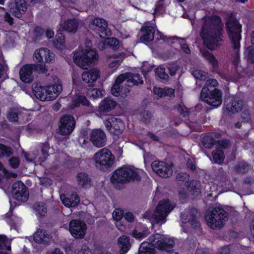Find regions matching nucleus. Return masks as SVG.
Wrapping results in <instances>:
<instances>
[{
    "label": "nucleus",
    "instance_id": "4d7b16f0",
    "mask_svg": "<svg viewBox=\"0 0 254 254\" xmlns=\"http://www.w3.org/2000/svg\"><path fill=\"white\" fill-rule=\"evenodd\" d=\"M7 118L8 121L10 122H16L18 121V116L17 113L14 112V111L11 110L10 112H9L7 115Z\"/></svg>",
    "mask_w": 254,
    "mask_h": 254
},
{
    "label": "nucleus",
    "instance_id": "ddd939ff",
    "mask_svg": "<svg viewBox=\"0 0 254 254\" xmlns=\"http://www.w3.org/2000/svg\"><path fill=\"white\" fill-rule=\"evenodd\" d=\"M105 125L110 133L119 136L124 129V123L122 120L111 117L105 121Z\"/></svg>",
    "mask_w": 254,
    "mask_h": 254
},
{
    "label": "nucleus",
    "instance_id": "4be33fe9",
    "mask_svg": "<svg viewBox=\"0 0 254 254\" xmlns=\"http://www.w3.org/2000/svg\"><path fill=\"white\" fill-rule=\"evenodd\" d=\"M117 106V102L109 97H105L100 102L97 111L100 114H103L113 110Z\"/></svg>",
    "mask_w": 254,
    "mask_h": 254
},
{
    "label": "nucleus",
    "instance_id": "aec40b11",
    "mask_svg": "<svg viewBox=\"0 0 254 254\" xmlns=\"http://www.w3.org/2000/svg\"><path fill=\"white\" fill-rule=\"evenodd\" d=\"M224 104L226 110L232 113L241 112L244 106L243 100L236 97H233L225 100Z\"/></svg>",
    "mask_w": 254,
    "mask_h": 254
},
{
    "label": "nucleus",
    "instance_id": "bf43d9fd",
    "mask_svg": "<svg viewBox=\"0 0 254 254\" xmlns=\"http://www.w3.org/2000/svg\"><path fill=\"white\" fill-rule=\"evenodd\" d=\"M142 118L143 122L145 123H149L150 122V119L152 117V115L149 111H144L142 113Z\"/></svg>",
    "mask_w": 254,
    "mask_h": 254
},
{
    "label": "nucleus",
    "instance_id": "79ce46f5",
    "mask_svg": "<svg viewBox=\"0 0 254 254\" xmlns=\"http://www.w3.org/2000/svg\"><path fill=\"white\" fill-rule=\"evenodd\" d=\"M230 145V142L229 139L218 140H217L215 148L218 150L227 149Z\"/></svg>",
    "mask_w": 254,
    "mask_h": 254
},
{
    "label": "nucleus",
    "instance_id": "cd10ccee",
    "mask_svg": "<svg viewBox=\"0 0 254 254\" xmlns=\"http://www.w3.org/2000/svg\"><path fill=\"white\" fill-rule=\"evenodd\" d=\"M33 240L38 244L46 243L49 240V236L44 229H38L33 235Z\"/></svg>",
    "mask_w": 254,
    "mask_h": 254
},
{
    "label": "nucleus",
    "instance_id": "a18cd8bd",
    "mask_svg": "<svg viewBox=\"0 0 254 254\" xmlns=\"http://www.w3.org/2000/svg\"><path fill=\"white\" fill-rule=\"evenodd\" d=\"M65 43V37L63 33L61 32H58L55 36V39L54 41V44L58 46H63Z\"/></svg>",
    "mask_w": 254,
    "mask_h": 254
},
{
    "label": "nucleus",
    "instance_id": "c03bdc74",
    "mask_svg": "<svg viewBox=\"0 0 254 254\" xmlns=\"http://www.w3.org/2000/svg\"><path fill=\"white\" fill-rule=\"evenodd\" d=\"M177 110L181 115L184 118L188 117L190 111L183 102H181L177 106Z\"/></svg>",
    "mask_w": 254,
    "mask_h": 254
},
{
    "label": "nucleus",
    "instance_id": "412c9836",
    "mask_svg": "<svg viewBox=\"0 0 254 254\" xmlns=\"http://www.w3.org/2000/svg\"><path fill=\"white\" fill-rule=\"evenodd\" d=\"M197 210L194 208L190 209L188 215L185 216V214L182 213L181 217L183 222L185 223L189 222L193 228L197 229L199 228L200 224L197 220Z\"/></svg>",
    "mask_w": 254,
    "mask_h": 254
},
{
    "label": "nucleus",
    "instance_id": "6ab92c4d",
    "mask_svg": "<svg viewBox=\"0 0 254 254\" xmlns=\"http://www.w3.org/2000/svg\"><path fill=\"white\" fill-rule=\"evenodd\" d=\"M90 140L94 146L100 148L106 144V135L101 129H93L90 134Z\"/></svg>",
    "mask_w": 254,
    "mask_h": 254
},
{
    "label": "nucleus",
    "instance_id": "37998d69",
    "mask_svg": "<svg viewBox=\"0 0 254 254\" xmlns=\"http://www.w3.org/2000/svg\"><path fill=\"white\" fill-rule=\"evenodd\" d=\"M0 151L2 156L5 155L7 157H10L13 154V150L10 147L1 143H0Z\"/></svg>",
    "mask_w": 254,
    "mask_h": 254
},
{
    "label": "nucleus",
    "instance_id": "6e6d98bb",
    "mask_svg": "<svg viewBox=\"0 0 254 254\" xmlns=\"http://www.w3.org/2000/svg\"><path fill=\"white\" fill-rule=\"evenodd\" d=\"M69 197L72 207L76 206L79 203L80 198L77 193H72Z\"/></svg>",
    "mask_w": 254,
    "mask_h": 254
},
{
    "label": "nucleus",
    "instance_id": "e2e57ef3",
    "mask_svg": "<svg viewBox=\"0 0 254 254\" xmlns=\"http://www.w3.org/2000/svg\"><path fill=\"white\" fill-rule=\"evenodd\" d=\"M36 212L41 217H44L47 213V208L44 205H38L36 207Z\"/></svg>",
    "mask_w": 254,
    "mask_h": 254
},
{
    "label": "nucleus",
    "instance_id": "4468645a",
    "mask_svg": "<svg viewBox=\"0 0 254 254\" xmlns=\"http://www.w3.org/2000/svg\"><path fill=\"white\" fill-rule=\"evenodd\" d=\"M151 167L153 171L162 178H167L172 175V166L165 162L154 161Z\"/></svg>",
    "mask_w": 254,
    "mask_h": 254
},
{
    "label": "nucleus",
    "instance_id": "603ef678",
    "mask_svg": "<svg viewBox=\"0 0 254 254\" xmlns=\"http://www.w3.org/2000/svg\"><path fill=\"white\" fill-rule=\"evenodd\" d=\"M9 163L12 168H18L20 165V159L18 157L12 156L9 159Z\"/></svg>",
    "mask_w": 254,
    "mask_h": 254
},
{
    "label": "nucleus",
    "instance_id": "de8ad7c7",
    "mask_svg": "<svg viewBox=\"0 0 254 254\" xmlns=\"http://www.w3.org/2000/svg\"><path fill=\"white\" fill-rule=\"evenodd\" d=\"M131 72H127L125 74H121L119 75L116 79L114 83L118 84L121 85V84L126 80H127L128 82V78H132Z\"/></svg>",
    "mask_w": 254,
    "mask_h": 254
},
{
    "label": "nucleus",
    "instance_id": "9b49d317",
    "mask_svg": "<svg viewBox=\"0 0 254 254\" xmlns=\"http://www.w3.org/2000/svg\"><path fill=\"white\" fill-rule=\"evenodd\" d=\"M69 231L71 235L75 239L84 237L87 230L85 223L79 219H72L69 223Z\"/></svg>",
    "mask_w": 254,
    "mask_h": 254
},
{
    "label": "nucleus",
    "instance_id": "20e7f679",
    "mask_svg": "<svg viewBox=\"0 0 254 254\" xmlns=\"http://www.w3.org/2000/svg\"><path fill=\"white\" fill-rule=\"evenodd\" d=\"M225 24L228 37L233 48L239 50L240 48V40L242 39V24L238 19L232 16L226 19Z\"/></svg>",
    "mask_w": 254,
    "mask_h": 254
},
{
    "label": "nucleus",
    "instance_id": "69168bd1",
    "mask_svg": "<svg viewBox=\"0 0 254 254\" xmlns=\"http://www.w3.org/2000/svg\"><path fill=\"white\" fill-rule=\"evenodd\" d=\"M178 69V66L175 64H170L168 67L169 73L171 76L175 75Z\"/></svg>",
    "mask_w": 254,
    "mask_h": 254
},
{
    "label": "nucleus",
    "instance_id": "f3484780",
    "mask_svg": "<svg viewBox=\"0 0 254 254\" xmlns=\"http://www.w3.org/2000/svg\"><path fill=\"white\" fill-rule=\"evenodd\" d=\"M37 65L35 64H26L19 70L20 78L26 83H30L33 80V73L36 71Z\"/></svg>",
    "mask_w": 254,
    "mask_h": 254
},
{
    "label": "nucleus",
    "instance_id": "f03ea898",
    "mask_svg": "<svg viewBox=\"0 0 254 254\" xmlns=\"http://www.w3.org/2000/svg\"><path fill=\"white\" fill-rule=\"evenodd\" d=\"M228 213L220 206L214 207L207 210L204 218L207 225L213 229H220L228 220Z\"/></svg>",
    "mask_w": 254,
    "mask_h": 254
},
{
    "label": "nucleus",
    "instance_id": "774afa93",
    "mask_svg": "<svg viewBox=\"0 0 254 254\" xmlns=\"http://www.w3.org/2000/svg\"><path fill=\"white\" fill-rule=\"evenodd\" d=\"M114 219L117 221L120 220L123 217V213L119 209H115L113 213Z\"/></svg>",
    "mask_w": 254,
    "mask_h": 254
},
{
    "label": "nucleus",
    "instance_id": "58836bf2",
    "mask_svg": "<svg viewBox=\"0 0 254 254\" xmlns=\"http://www.w3.org/2000/svg\"><path fill=\"white\" fill-rule=\"evenodd\" d=\"M45 33V29L40 26H35L33 30V40L35 41L41 40Z\"/></svg>",
    "mask_w": 254,
    "mask_h": 254
},
{
    "label": "nucleus",
    "instance_id": "864d4df0",
    "mask_svg": "<svg viewBox=\"0 0 254 254\" xmlns=\"http://www.w3.org/2000/svg\"><path fill=\"white\" fill-rule=\"evenodd\" d=\"M41 148V152L43 156V158L45 160L49 156V150L50 149V146L49 143L48 142L42 143Z\"/></svg>",
    "mask_w": 254,
    "mask_h": 254
},
{
    "label": "nucleus",
    "instance_id": "5701e85b",
    "mask_svg": "<svg viewBox=\"0 0 254 254\" xmlns=\"http://www.w3.org/2000/svg\"><path fill=\"white\" fill-rule=\"evenodd\" d=\"M140 31L143 34L140 37V40L143 43H149L154 38L155 29L153 27L148 25L142 26Z\"/></svg>",
    "mask_w": 254,
    "mask_h": 254
},
{
    "label": "nucleus",
    "instance_id": "7ed1b4c3",
    "mask_svg": "<svg viewBox=\"0 0 254 254\" xmlns=\"http://www.w3.org/2000/svg\"><path fill=\"white\" fill-rule=\"evenodd\" d=\"M141 177L134 169L126 166H124L115 170L111 177L113 184H125L131 181L139 182Z\"/></svg>",
    "mask_w": 254,
    "mask_h": 254
},
{
    "label": "nucleus",
    "instance_id": "09e8293b",
    "mask_svg": "<svg viewBox=\"0 0 254 254\" xmlns=\"http://www.w3.org/2000/svg\"><path fill=\"white\" fill-rule=\"evenodd\" d=\"M7 237L4 235H0V250H10V246L7 245Z\"/></svg>",
    "mask_w": 254,
    "mask_h": 254
},
{
    "label": "nucleus",
    "instance_id": "0e129e2a",
    "mask_svg": "<svg viewBox=\"0 0 254 254\" xmlns=\"http://www.w3.org/2000/svg\"><path fill=\"white\" fill-rule=\"evenodd\" d=\"M13 215H11L9 213L7 212L5 213L3 216L4 219H5L6 223L10 225L11 226H13L15 225V223L13 221L12 217Z\"/></svg>",
    "mask_w": 254,
    "mask_h": 254
},
{
    "label": "nucleus",
    "instance_id": "5fc2aeb1",
    "mask_svg": "<svg viewBox=\"0 0 254 254\" xmlns=\"http://www.w3.org/2000/svg\"><path fill=\"white\" fill-rule=\"evenodd\" d=\"M192 74L196 79L201 80H205L206 78L205 72L200 70H194L192 72Z\"/></svg>",
    "mask_w": 254,
    "mask_h": 254
},
{
    "label": "nucleus",
    "instance_id": "a19ab883",
    "mask_svg": "<svg viewBox=\"0 0 254 254\" xmlns=\"http://www.w3.org/2000/svg\"><path fill=\"white\" fill-rule=\"evenodd\" d=\"M132 78L129 77L128 78V82L132 83L134 85H138L139 84H142L143 83V81L142 79L141 76L138 73L134 74L131 72Z\"/></svg>",
    "mask_w": 254,
    "mask_h": 254
},
{
    "label": "nucleus",
    "instance_id": "39448f33",
    "mask_svg": "<svg viewBox=\"0 0 254 254\" xmlns=\"http://www.w3.org/2000/svg\"><path fill=\"white\" fill-rule=\"evenodd\" d=\"M74 63L79 67L85 69L98 60V54L95 50L82 49L74 53Z\"/></svg>",
    "mask_w": 254,
    "mask_h": 254
},
{
    "label": "nucleus",
    "instance_id": "c9c22d12",
    "mask_svg": "<svg viewBox=\"0 0 254 254\" xmlns=\"http://www.w3.org/2000/svg\"><path fill=\"white\" fill-rule=\"evenodd\" d=\"M49 89L52 101L55 99L63 90L62 85L61 84L49 85Z\"/></svg>",
    "mask_w": 254,
    "mask_h": 254
},
{
    "label": "nucleus",
    "instance_id": "473e14b6",
    "mask_svg": "<svg viewBox=\"0 0 254 254\" xmlns=\"http://www.w3.org/2000/svg\"><path fill=\"white\" fill-rule=\"evenodd\" d=\"M186 186L188 190L193 194L200 192V183L198 181L191 180L188 181Z\"/></svg>",
    "mask_w": 254,
    "mask_h": 254
},
{
    "label": "nucleus",
    "instance_id": "3c124183",
    "mask_svg": "<svg viewBox=\"0 0 254 254\" xmlns=\"http://www.w3.org/2000/svg\"><path fill=\"white\" fill-rule=\"evenodd\" d=\"M91 96L94 99L101 98L103 97L104 90L101 89L93 88L90 91Z\"/></svg>",
    "mask_w": 254,
    "mask_h": 254
},
{
    "label": "nucleus",
    "instance_id": "8fccbe9b",
    "mask_svg": "<svg viewBox=\"0 0 254 254\" xmlns=\"http://www.w3.org/2000/svg\"><path fill=\"white\" fill-rule=\"evenodd\" d=\"M190 176L186 173L180 172L176 176V180L179 182H183L187 184L190 179Z\"/></svg>",
    "mask_w": 254,
    "mask_h": 254
},
{
    "label": "nucleus",
    "instance_id": "4c0bfd02",
    "mask_svg": "<svg viewBox=\"0 0 254 254\" xmlns=\"http://www.w3.org/2000/svg\"><path fill=\"white\" fill-rule=\"evenodd\" d=\"M138 254H154V249L150 247V243L144 242L140 246Z\"/></svg>",
    "mask_w": 254,
    "mask_h": 254
},
{
    "label": "nucleus",
    "instance_id": "c85d7f7f",
    "mask_svg": "<svg viewBox=\"0 0 254 254\" xmlns=\"http://www.w3.org/2000/svg\"><path fill=\"white\" fill-rule=\"evenodd\" d=\"M156 244L157 248L160 250L166 252H171L175 246V241L172 239H169L167 241L157 240Z\"/></svg>",
    "mask_w": 254,
    "mask_h": 254
},
{
    "label": "nucleus",
    "instance_id": "ea45409f",
    "mask_svg": "<svg viewBox=\"0 0 254 254\" xmlns=\"http://www.w3.org/2000/svg\"><path fill=\"white\" fill-rule=\"evenodd\" d=\"M156 75L160 79L167 80L169 78L168 74L165 72V69L162 66H158L154 70Z\"/></svg>",
    "mask_w": 254,
    "mask_h": 254
},
{
    "label": "nucleus",
    "instance_id": "e433bc0d",
    "mask_svg": "<svg viewBox=\"0 0 254 254\" xmlns=\"http://www.w3.org/2000/svg\"><path fill=\"white\" fill-rule=\"evenodd\" d=\"M202 54L208 62L212 65L214 68L218 66V62L215 56L208 51L204 50L202 52Z\"/></svg>",
    "mask_w": 254,
    "mask_h": 254
},
{
    "label": "nucleus",
    "instance_id": "a211bd4d",
    "mask_svg": "<svg viewBox=\"0 0 254 254\" xmlns=\"http://www.w3.org/2000/svg\"><path fill=\"white\" fill-rule=\"evenodd\" d=\"M49 89V85L42 86L40 83H35L33 85L32 92L40 101H52Z\"/></svg>",
    "mask_w": 254,
    "mask_h": 254
},
{
    "label": "nucleus",
    "instance_id": "9d476101",
    "mask_svg": "<svg viewBox=\"0 0 254 254\" xmlns=\"http://www.w3.org/2000/svg\"><path fill=\"white\" fill-rule=\"evenodd\" d=\"M11 193L13 198L19 202H26L29 197L28 188L21 181L13 184Z\"/></svg>",
    "mask_w": 254,
    "mask_h": 254
},
{
    "label": "nucleus",
    "instance_id": "1a4fd4ad",
    "mask_svg": "<svg viewBox=\"0 0 254 254\" xmlns=\"http://www.w3.org/2000/svg\"><path fill=\"white\" fill-rule=\"evenodd\" d=\"M76 122L71 115H64L60 119L59 132L62 135H69L73 131Z\"/></svg>",
    "mask_w": 254,
    "mask_h": 254
},
{
    "label": "nucleus",
    "instance_id": "f8f14e48",
    "mask_svg": "<svg viewBox=\"0 0 254 254\" xmlns=\"http://www.w3.org/2000/svg\"><path fill=\"white\" fill-rule=\"evenodd\" d=\"M173 208L174 207L171 205L168 199L160 201L155 211L154 218L155 220L157 222L164 221Z\"/></svg>",
    "mask_w": 254,
    "mask_h": 254
},
{
    "label": "nucleus",
    "instance_id": "393cba45",
    "mask_svg": "<svg viewBox=\"0 0 254 254\" xmlns=\"http://www.w3.org/2000/svg\"><path fill=\"white\" fill-rule=\"evenodd\" d=\"M76 181L78 185L84 189L91 187L92 185V179L88 174L81 172L76 175Z\"/></svg>",
    "mask_w": 254,
    "mask_h": 254
},
{
    "label": "nucleus",
    "instance_id": "bb28decb",
    "mask_svg": "<svg viewBox=\"0 0 254 254\" xmlns=\"http://www.w3.org/2000/svg\"><path fill=\"white\" fill-rule=\"evenodd\" d=\"M61 25L64 30L75 33L78 27L79 22L76 18H73L65 20Z\"/></svg>",
    "mask_w": 254,
    "mask_h": 254
},
{
    "label": "nucleus",
    "instance_id": "7c9ffc66",
    "mask_svg": "<svg viewBox=\"0 0 254 254\" xmlns=\"http://www.w3.org/2000/svg\"><path fill=\"white\" fill-rule=\"evenodd\" d=\"M177 39L179 43L180 44V46L181 50L186 54H190V50L189 48V45L186 43H182L181 41L182 42L185 41V39L182 38L178 37L177 36L172 37L171 38H168L166 36L164 35L162 33H160V39L163 40L164 41H168L169 39L174 40Z\"/></svg>",
    "mask_w": 254,
    "mask_h": 254
},
{
    "label": "nucleus",
    "instance_id": "680f3d73",
    "mask_svg": "<svg viewBox=\"0 0 254 254\" xmlns=\"http://www.w3.org/2000/svg\"><path fill=\"white\" fill-rule=\"evenodd\" d=\"M235 52V54L233 57V59L232 61V64L234 65L235 67H237L239 64V62H240V54H239V51L240 48L239 50H236L233 48Z\"/></svg>",
    "mask_w": 254,
    "mask_h": 254
},
{
    "label": "nucleus",
    "instance_id": "dca6fc26",
    "mask_svg": "<svg viewBox=\"0 0 254 254\" xmlns=\"http://www.w3.org/2000/svg\"><path fill=\"white\" fill-rule=\"evenodd\" d=\"M54 59L55 54L47 48H40L34 52V60L37 63H50Z\"/></svg>",
    "mask_w": 254,
    "mask_h": 254
},
{
    "label": "nucleus",
    "instance_id": "13d9d810",
    "mask_svg": "<svg viewBox=\"0 0 254 254\" xmlns=\"http://www.w3.org/2000/svg\"><path fill=\"white\" fill-rule=\"evenodd\" d=\"M248 60L252 64H254V48L249 47L247 48Z\"/></svg>",
    "mask_w": 254,
    "mask_h": 254
},
{
    "label": "nucleus",
    "instance_id": "338daca9",
    "mask_svg": "<svg viewBox=\"0 0 254 254\" xmlns=\"http://www.w3.org/2000/svg\"><path fill=\"white\" fill-rule=\"evenodd\" d=\"M231 253V248L230 246H225L224 247H222L218 251V254H230Z\"/></svg>",
    "mask_w": 254,
    "mask_h": 254
},
{
    "label": "nucleus",
    "instance_id": "f257e3e1",
    "mask_svg": "<svg viewBox=\"0 0 254 254\" xmlns=\"http://www.w3.org/2000/svg\"><path fill=\"white\" fill-rule=\"evenodd\" d=\"M200 33L204 46L212 51L223 41V27L222 19L219 15H215L203 19Z\"/></svg>",
    "mask_w": 254,
    "mask_h": 254
},
{
    "label": "nucleus",
    "instance_id": "b1692460",
    "mask_svg": "<svg viewBox=\"0 0 254 254\" xmlns=\"http://www.w3.org/2000/svg\"><path fill=\"white\" fill-rule=\"evenodd\" d=\"M90 104V102L85 95L77 94L71 101L69 106L71 109H73L80 107L81 105L89 107Z\"/></svg>",
    "mask_w": 254,
    "mask_h": 254
},
{
    "label": "nucleus",
    "instance_id": "2eb2a0df",
    "mask_svg": "<svg viewBox=\"0 0 254 254\" xmlns=\"http://www.w3.org/2000/svg\"><path fill=\"white\" fill-rule=\"evenodd\" d=\"M37 0H16L11 11L14 16L20 18L27 9V5H33Z\"/></svg>",
    "mask_w": 254,
    "mask_h": 254
},
{
    "label": "nucleus",
    "instance_id": "49530a36",
    "mask_svg": "<svg viewBox=\"0 0 254 254\" xmlns=\"http://www.w3.org/2000/svg\"><path fill=\"white\" fill-rule=\"evenodd\" d=\"M119 40L116 38H108L107 45L113 50H117L119 48Z\"/></svg>",
    "mask_w": 254,
    "mask_h": 254
},
{
    "label": "nucleus",
    "instance_id": "f704fd0d",
    "mask_svg": "<svg viewBox=\"0 0 254 254\" xmlns=\"http://www.w3.org/2000/svg\"><path fill=\"white\" fill-rule=\"evenodd\" d=\"M251 168V166L246 162L241 161L239 162L234 167L235 171L238 174H245L247 173Z\"/></svg>",
    "mask_w": 254,
    "mask_h": 254
},
{
    "label": "nucleus",
    "instance_id": "0eeeda50",
    "mask_svg": "<svg viewBox=\"0 0 254 254\" xmlns=\"http://www.w3.org/2000/svg\"><path fill=\"white\" fill-rule=\"evenodd\" d=\"M95 166L102 171L110 168L114 163L115 157L111 151L106 148H103L94 155Z\"/></svg>",
    "mask_w": 254,
    "mask_h": 254
},
{
    "label": "nucleus",
    "instance_id": "052dcab7",
    "mask_svg": "<svg viewBox=\"0 0 254 254\" xmlns=\"http://www.w3.org/2000/svg\"><path fill=\"white\" fill-rule=\"evenodd\" d=\"M121 85L114 83L111 88V93L114 96L118 97L120 95Z\"/></svg>",
    "mask_w": 254,
    "mask_h": 254
},
{
    "label": "nucleus",
    "instance_id": "423d86ee",
    "mask_svg": "<svg viewBox=\"0 0 254 254\" xmlns=\"http://www.w3.org/2000/svg\"><path fill=\"white\" fill-rule=\"evenodd\" d=\"M200 97L202 101L215 108L220 106L222 103V92L217 88L211 89L203 86Z\"/></svg>",
    "mask_w": 254,
    "mask_h": 254
},
{
    "label": "nucleus",
    "instance_id": "2f4dec72",
    "mask_svg": "<svg viewBox=\"0 0 254 254\" xmlns=\"http://www.w3.org/2000/svg\"><path fill=\"white\" fill-rule=\"evenodd\" d=\"M211 132H208L202 137V144L207 149H210L216 144L217 140L213 138Z\"/></svg>",
    "mask_w": 254,
    "mask_h": 254
},
{
    "label": "nucleus",
    "instance_id": "6e6552de",
    "mask_svg": "<svg viewBox=\"0 0 254 254\" xmlns=\"http://www.w3.org/2000/svg\"><path fill=\"white\" fill-rule=\"evenodd\" d=\"M91 30L97 34L101 38L107 39L111 35V31L108 27L107 22L102 18H93L89 24Z\"/></svg>",
    "mask_w": 254,
    "mask_h": 254
},
{
    "label": "nucleus",
    "instance_id": "72a5a7b5",
    "mask_svg": "<svg viewBox=\"0 0 254 254\" xmlns=\"http://www.w3.org/2000/svg\"><path fill=\"white\" fill-rule=\"evenodd\" d=\"M211 155L214 163L219 165H222L223 163L225 155L223 150H218L215 148L212 152Z\"/></svg>",
    "mask_w": 254,
    "mask_h": 254
},
{
    "label": "nucleus",
    "instance_id": "a878e982",
    "mask_svg": "<svg viewBox=\"0 0 254 254\" xmlns=\"http://www.w3.org/2000/svg\"><path fill=\"white\" fill-rule=\"evenodd\" d=\"M100 76V72L96 68H92L84 71L82 74V78L86 83H93Z\"/></svg>",
    "mask_w": 254,
    "mask_h": 254
},
{
    "label": "nucleus",
    "instance_id": "c756f323",
    "mask_svg": "<svg viewBox=\"0 0 254 254\" xmlns=\"http://www.w3.org/2000/svg\"><path fill=\"white\" fill-rule=\"evenodd\" d=\"M118 244L120 247V253L126 254L130 248L129 238L127 236H122L118 239Z\"/></svg>",
    "mask_w": 254,
    "mask_h": 254
}]
</instances>
